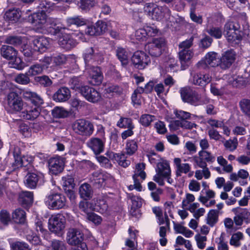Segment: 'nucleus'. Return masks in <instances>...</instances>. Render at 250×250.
I'll use <instances>...</instances> for the list:
<instances>
[{"mask_svg":"<svg viewBox=\"0 0 250 250\" xmlns=\"http://www.w3.org/2000/svg\"><path fill=\"white\" fill-rule=\"evenodd\" d=\"M72 1V0H55L57 2L54 3L47 0H42L39 5L40 12L29 16L28 21L39 32L56 34L65 28L60 24L58 20L48 18L45 12H50L56 7L63 9V8H61V5L55 6V4L70 3Z\"/></svg>","mask_w":250,"mask_h":250,"instance_id":"nucleus-1","label":"nucleus"},{"mask_svg":"<svg viewBox=\"0 0 250 250\" xmlns=\"http://www.w3.org/2000/svg\"><path fill=\"white\" fill-rule=\"evenodd\" d=\"M238 25L233 21H228L224 27L226 37L231 45L238 44L241 41L244 34L239 30Z\"/></svg>","mask_w":250,"mask_h":250,"instance_id":"nucleus-2","label":"nucleus"},{"mask_svg":"<svg viewBox=\"0 0 250 250\" xmlns=\"http://www.w3.org/2000/svg\"><path fill=\"white\" fill-rule=\"evenodd\" d=\"M66 241L68 244L76 247L77 250H86V244L83 242V234L77 229L70 228L68 229Z\"/></svg>","mask_w":250,"mask_h":250,"instance_id":"nucleus-3","label":"nucleus"},{"mask_svg":"<svg viewBox=\"0 0 250 250\" xmlns=\"http://www.w3.org/2000/svg\"><path fill=\"white\" fill-rule=\"evenodd\" d=\"M66 199L65 196L61 193H51L45 199V203L49 209H59L64 208Z\"/></svg>","mask_w":250,"mask_h":250,"instance_id":"nucleus-4","label":"nucleus"},{"mask_svg":"<svg viewBox=\"0 0 250 250\" xmlns=\"http://www.w3.org/2000/svg\"><path fill=\"white\" fill-rule=\"evenodd\" d=\"M65 226V219L61 214L52 215L48 220V228L50 231L57 235L62 233Z\"/></svg>","mask_w":250,"mask_h":250,"instance_id":"nucleus-5","label":"nucleus"},{"mask_svg":"<svg viewBox=\"0 0 250 250\" xmlns=\"http://www.w3.org/2000/svg\"><path fill=\"white\" fill-rule=\"evenodd\" d=\"M7 102L9 110L12 113L20 111L25 105L21 98L14 92H10L7 95Z\"/></svg>","mask_w":250,"mask_h":250,"instance_id":"nucleus-6","label":"nucleus"},{"mask_svg":"<svg viewBox=\"0 0 250 250\" xmlns=\"http://www.w3.org/2000/svg\"><path fill=\"white\" fill-rule=\"evenodd\" d=\"M73 130L82 135L90 136L94 131L92 124L83 119L78 120L73 125Z\"/></svg>","mask_w":250,"mask_h":250,"instance_id":"nucleus-7","label":"nucleus"},{"mask_svg":"<svg viewBox=\"0 0 250 250\" xmlns=\"http://www.w3.org/2000/svg\"><path fill=\"white\" fill-rule=\"evenodd\" d=\"M198 154V156L195 155L192 157L194 167H207V163H212L215 160V157L208 151L201 150Z\"/></svg>","mask_w":250,"mask_h":250,"instance_id":"nucleus-8","label":"nucleus"},{"mask_svg":"<svg viewBox=\"0 0 250 250\" xmlns=\"http://www.w3.org/2000/svg\"><path fill=\"white\" fill-rule=\"evenodd\" d=\"M131 61L134 66L139 69H144L150 62L149 56L144 52H135L131 58Z\"/></svg>","mask_w":250,"mask_h":250,"instance_id":"nucleus-9","label":"nucleus"},{"mask_svg":"<svg viewBox=\"0 0 250 250\" xmlns=\"http://www.w3.org/2000/svg\"><path fill=\"white\" fill-rule=\"evenodd\" d=\"M220 59L217 53L214 52L208 53L203 60L200 61L197 66L199 68L205 69L208 65L212 67L220 66Z\"/></svg>","mask_w":250,"mask_h":250,"instance_id":"nucleus-10","label":"nucleus"},{"mask_svg":"<svg viewBox=\"0 0 250 250\" xmlns=\"http://www.w3.org/2000/svg\"><path fill=\"white\" fill-rule=\"evenodd\" d=\"M83 58L87 66L90 62H102L103 60V53L97 47L87 48L84 53Z\"/></svg>","mask_w":250,"mask_h":250,"instance_id":"nucleus-11","label":"nucleus"},{"mask_svg":"<svg viewBox=\"0 0 250 250\" xmlns=\"http://www.w3.org/2000/svg\"><path fill=\"white\" fill-rule=\"evenodd\" d=\"M53 40L44 37H36L32 41V47L35 51L43 52L51 47Z\"/></svg>","mask_w":250,"mask_h":250,"instance_id":"nucleus-12","label":"nucleus"},{"mask_svg":"<svg viewBox=\"0 0 250 250\" xmlns=\"http://www.w3.org/2000/svg\"><path fill=\"white\" fill-rule=\"evenodd\" d=\"M105 143V139L104 137H92L87 141L86 145L95 154L98 155L104 151Z\"/></svg>","mask_w":250,"mask_h":250,"instance_id":"nucleus-13","label":"nucleus"},{"mask_svg":"<svg viewBox=\"0 0 250 250\" xmlns=\"http://www.w3.org/2000/svg\"><path fill=\"white\" fill-rule=\"evenodd\" d=\"M165 41L164 39H155L151 42L149 43L145 46V49L153 56L157 57L162 53V48L164 46Z\"/></svg>","mask_w":250,"mask_h":250,"instance_id":"nucleus-14","label":"nucleus"},{"mask_svg":"<svg viewBox=\"0 0 250 250\" xmlns=\"http://www.w3.org/2000/svg\"><path fill=\"white\" fill-rule=\"evenodd\" d=\"M64 160L60 157H55L50 159L48 162L49 172L52 174L57 175L63 169Z\"/></svg>","mask_w":250,"mask_h":250,"instance_id":"nucleus-15","label":"nucleus"},{"mask_svg":"<svg viewBox=\"0 0 250 250\" xmlns=\"http://www.w3.org/2000/svg\"><path fill=\"white\" fill-rule=\"evenodd\" d=\"M81 93L87 101L92 103L99 101L101 98L98 91L88 86H83L81 90Z\"/></svg>","mask_w":250,"mask_h":250,"instance_id":"nucleus-16","label":"nucleus"},{"mask_svg":"<svg viewBox=\"0 0 250 250\" xmlns=\"http://www.w3.org/2000/svg\"><path fill=\"white\" fill-rule=\"evenodd\" d=\"M149 17L153 20L161 21L164 19L168 20L170 19V11L167 7H160L157 5Z\"/></svg>","mask_w":250,"mask_h":250,"instance_id":"nucleus-17","label":"nucleus"},{"mask_svg":"<svg viewBox=\"0 0 250 250\" xmlns=\"http://www.w3.org/2000/svg\"><path fill=\"white\" fill-rule=\"evenodd\" d=\"M236 59V53L232 50H229L224 52L220 59V67L222 69L229 67L234 62Z\"/></svg>","mask_w":250,"mask_h":250,"instance_id":"nucleus-18","label":"nucleus"},{"mask_svg":"<svg viewBox=\"0 0 250 250\" xmlns=\"http://www.w3.org/2000/svg\"><path fill=\"white\" fill-rule=\"evenodd\" d=\"M105 29V23L102 21H98L95 25L87 26L85 29V33L90 36H97L103 34Z\"/></svg>","mask_w":250,"mask_h":250,"instance_id":"nucleus-19","label":"nucleus"},{"mask_svg":"<svg viewBox=\"0 0 250 250\" xmlns=\"http://www.w3.org/2000/svg\"><path fill=\"white\" fill-rule=\"evenodd\" d=\"M211 81V77L208 74L196 73L192 75L189 79L191 83L201 86H205L210 83Z\"/></svg>","mask_w":250,"mask_h":250,"instance_id":"nucleus-20","label":"nucleus"},{"mask_svg":"<svg viewBox=\"0 0 250 250\" xmlns=\"http://www.w3.org/2000/svg\"><path fill=\"white\" fill-rule=\"evenodd\" d=\"M24 111L22 112V116L27 120H34L37 118L40 115L41 109L40 107H31L25 103L24 107Z\"/></svg>","mask_w":250,"mask_h":250,"instance_id":"nucleus-21","label":"nucleus"},{"mask_svg":"<svg viewBox=\"0 0 250 250\" xmlns=\"http://www.w3.org/2000/svg\"><path fill=\"white\" fill-rule=\"evenodd\" d=\"M90 83L93 85H99L102 82L103 76L98 67H93L88 70Z\"/></svg>","mask_w":250,"mask_h":250,"instance_id":"nucleus-22","label":"nucleus"},{"mask_svg":"<svg viewBox=\"0 0 250 250\" xmlns=\"http://www.w3.org/2000/svg\"><path fill=\"white\" fill-rule=\"evenodd\" d=\"M224 79L227 80L228 82L234 87L244 85L247 83V80L246 78L236 74H229L227 75Z\"/></svg>","mask_w":250,"mask_h":250,"instance_id":"nucleus-23","label":"nucleus"},{"mask_svg":"<svg viewBox=\"0 0 250 250\" xmlns=\"http://www.w3.org/2000/svg\"><path fill=\"white\" fill-rule=\"evenodd\" d=\"M175 166L176 175L177 177L181 176L182 174H187L191 170V166L188 163H182L181 159L175 158L173 160Z\"/></svg>","mask_w":250,"mask_h":250,"instance_id":"nucleus-24","label":"nucleus"},{"mask_svg":"<svg viewBox=\"0 0 250 250\" xmlns=\"http://www.w3.org/2000/svg\"><path fill=\"white\" fill-rule=\"evenodd\" d=\"M70 95L69 89L66 87H62L54 94L53 99L56 102H63L68 100Z\"/></svg>","mask_w":250,"mask_h":250,"instance_id":"nucleus-25","label":"nucleus"},{"mask_svg":"<svg viewBox=\"0 0 250 250\" xmlns=\"http://www.w3.org/2000/svg\"><path fill=\"white\" fill-rule=\"evenodd\" d=\"M211 102V100L206 95L201 96L194 91L188 103L197 106L204 104H208Z\"/></svg>","mask_w":250,"mask_h":250,"instance_id":"nucleus-26","label":"nucleus"},{"mask_svg":"<svg viewBox=\"0 0 250 250\" xmlns=\"http://www.w3.org/2000/svg\"><path fill=\"white\" fill-rule=\"evenodd\" d=\"M22 95L24 99L29 100L35 106L39 107L43 103L42 98L35 92L25 90L23 91Z\"/></svg>","mask_w":250,"mask_h":250,"instance_id":"nucleus-27","label":"nucleus"},{"mask_svg":"<svg viewBox=\"0 0 250 250\" xmlns=\"http://www.w3.org/2000/svg\"><path fill=\"white\" fill-rule=\"evenodd\" d=\"M59 44L62 48L68 50L75 47L77 42L68 34H64L59 38Z\"/></svg>","mask_w":250,"mask_h":250,"instance_id":"nucleus-28","label":"nucleus"},{"mask_svg":"<svg viewBox=\"0 0 250 250\" xmlns=\"http://www.w3.org/2000/svg\"><path fill=\"white\" fill-rule=\"evenodd\" d=\"M193 53L190 50H181L179 53V58L183 70L185 69L189 65Z\"/></svg>","mask_w":250,"mask_h":250,"instance_id":"nucleus-29","label":"nucleus"},{"mask_svg":"<svg viewBox=\"0 0 250 250\" xmlns=\"http://www.w3.org/2000/svg\"><path fill=\"white\" fill-rule=\"evenodd\" d=\"M43 177L42 173H29L26 178L25 185L26 186L31 188H34L36 187L37 183L40 179H41Z\"/></svg>","mask_w":250,"mask_h":250,"instance_id":"nucleus-30","label":"nucleus"},{"mask_svg":"<svg viewBox=\"0 0 250 250\" xmlns=\"http://www.w3.org/2000/svg\"><path fill=\"white\" fill-rule=\"evenodd\" d=\"M94 204L95 211L106 215L109 213L110 209L105 200L99 199L98 200L94 199Z\"/></svg>","mask_w":250,"mask_h":250,"instance_id":"nucleus-31","label":"nucleus"},{"mask_svg":"<svg viewBox=\"0 0 250 250\" xmlns=\"http://www.w3.org/2000/svg\"><path fill=\"white\" fill-rule=\"evenodd\" d=\"M199 206L198 203H193L186 209L192 213L193 216L196 219H199L200 217L204 215L206 212L205 209L203 208H199Z\"/></svg>","mask_w":250,"mask_h":250,"instance_id":"nucleus-32","label":"nucleus"},{"mask_svg":"<svg viewBox=\"0 0 250 250\" xmlns=\"http://www.w3.org/2000/svg\"><path fill=\"white\" fill-rule=\"evenodd\" d=\"M156 172L162 174L163 176H167L171 174L169 164L167 161H163L157 164Z\"/></svg>","mask_w":250,"mask_h":250,"instance_id":"nucleus-33","label":"nucleus"},{"mask_svg":"<svg viewBox=\"0 0 250 250\" xmlns=\"http://www.w3.org/2000/svg\"><path fill=\"white\" fill-rule=\"evenodd\" d=\"M79 193L81 198L87 200L92 197L93 190L89 184L84 183L79 188Z\"/></svg>","mask_w":250,"mask_h":250,"instance_id":"nucleus-34","label":"nucleus"},{"mask_svg":"<svg viewBox=\"0 0 250 250\" xmlns=\"http://www.w3.org/2000/svg\"><path fill=\"white\" fill-rule=\"evenodd\" d=\"M1 52L2 56L9 61L13 60L17 55V51L13 47L7 45H2Z\"/></svg>","mask_w":250,"mask_h":250,"instance_id":"nucleus-35","label":"nucleus"},{"mask_svg":"<svg viewBox=\"0 0 250 250\" xmlns=\"http://www.w3.org/2000/svg\"><path fill=\"white\" fill-rule=\"evenodd\" d=\"M108 155L110 159L117 162L123 167H125L129 165V161L125 159V156L123 154L115 153L111 152L109 153Z\"/></svg>","mask_w":250,"mask_h":250,"instance_id":"nucleus-36","label":"nucleus"},{"mask_svg":"<svg viewBox=\"0 0 250 250\" xmlns=\"http://www.w3.org/2000/svg\"><path fill=\"white\" fill-rule=\"evenodd\" d=\"M20 11L17 9H10L6 12L4 19L10 23L17 22L21 17Z\"/></svg>","mask_w":250,"mask_h":250,"instance_id":"nucleus-37","label":"nucleus"},{"mask_svg":"<svg viewBox=\"0 0 250 250\" xmlns=\"http://www.w3.org/2000/svg\"><path fill=\"white\" fill-rule=\"evenodd\" d=\"M19 201L23 205H30L33 202V194L30 191H22L19 194Z\"/></svg>","mask_w":250,"mask_h":250,"instance_id":"nucleus-38","label":"nucleus"},{"mask_svg":"<svg viewBox=\"0 0 250 250\" xmlns=\"http://www.w3.org/2000/svg\"><path fill=\"white\" fill-rule=\"evenodd\" d=\"M200 167L202 169H197L195 171V178L198 180H201L203 177L206 179H208L211 176L210 172L208 168L205 167H196L195 168Z\"/></svg>","mask_w":250,"mask_h":250,"instance_id":"nucleus-39","label":"nucleus"},{"mask_svg":"<svg viewBox=\"0 0 250 250\" xmlns=\"http://www.w3.org/2000/svg\"><path fill=\"white\" fill-rule=\"evenodd\" d=\"M145 169V164L144 163H139L136 165L134 174L133 176V180H138L139 177L142 180H144L146 177V173L144 170Z\"/></svg>","mask_w":250,"mask_h":250,"instance_id":"nucleus-40","label":"nucleus"},{"mask_svg":"<svg viewBox=\"0 0 250 250\" xmlns=\"http://www.w3.org/2000/svg\"><path fill=\"white\" fill-rule=\"evenodd\" d=\"M80 209L88 215L91 211H95L94 200L91 201H81L79 203Z\"/></svg>","mask_w":250,"mask_h":250,"instance_id":"nucleus-41","label":"nucleus"},{"mask_svg":"<svg viewBox=\"0 0 250 250\" xmlns=\"http://www.w3.org/2000/svg\"><path fill=\"white\" fill-rule=\"evenodd\" d=\"M52 116L55 118H64L68 116L69 112L62 107L56 106L51 111Z\"/></svg>","mask_w":250,"mask_h":250,"instance_id":"nucleus-42","label":"nucleus"},{"mask_svg":"<svg viewBox=\"0 0 250 250\" xmlns=\"http://www.w3.org/2000/svg\"><path fill=\"white\" fill-rule=\"evenodd\" d=\"M218 221V211L215 209L210 210L207 216L206 223L210 227H213Z\"/></svg>","mask_w":250,"mask_h":250,"instance_id":"nucleus-43","label":"nucleus"},{"mask_svg":"<svg viewBox=\"0 0 250 250\" xmlns=\"http://www.w3.org/2000/svg\"><path fill=\"white\" fill-rule=\"evenodd\" d=\"M12 218L15 223H24L26 218L25 212L23 209H16L13 213Z\"/></svg>","mask_w":250,"mask_h":250,"instance_id":"nucleus-44","label":"nucleus"},{"mask_svg":"<svg viewBox=\"0 0 250 250\" xmlns=\"http://www.w3.org/2000/svg\"><path fill=\"white\" fill-rule=\"evenodd\" d=\"M116 55L123 65H126L128 62V53L123 48L118 47L116 50Z\"/></svg>","mask_w":250,"mask_h":250,"instance_id":"nucleus-45","label":"nucleus"},{"mask_svg":"<svg viewBox=\"0 0 250 250\" xmlns=\"http://www.w3.org/2000/svg\"><path fill=\"white\" fill-rule=\"evenodd\" d=\"M137 149L138 144L135 140L127 141L125 145V150L127 154L132 155L136 152Z\"/></svg>","mask_w":250,"mask_h":250,"instance_id":"nucleus-46","label":"nucleus"},{"mask_svg":"<svg viewBox=\"0 0 250 250\" xmlns=\"http://www.w3.org/2000/svg\"><path fill=\"white\" fill-rule=\"evenodd\" d=\"M33 160L31 156H23L21 158L17 157L15 159V163L17 167H26Z\"/></svg>","mask_w":250,"mask_h":250,"instance_id":"nucleus-47","label":"nucleus"},{"mask_svg":"<svg viewBox=\"0 0 250 250\" xmlns=\"http://www.w3.org/2000/svg\"><path fill=\"white\" fill-rule=\"evenodd\" d=\"M174 229L177 233L182 234L187 238L191 237L193 235L191 230L180 224L175 225Z\"/></svg>","mask_w":250,"mask_h":250,"instance_id":"nucleus-48","label":"nucleus"},{"mask_svg":"<svg viewBox=\"0 0 250 250\" xmlns=\"http://www.w3.org/2000/svg\"><path fill=\"white\" fill-rule=\"evenodd\" d=\"M66 23L68 27L72 25L78 27L84 25L85 24V21L83 19L81 18L80 17L76 16L67 18Z\"/></svg>","mask_w":250,"mask_h":250,"instance_id":"nucleus-49","label":"nucleus"},{"mask_svg":"<svg viewBox=\"0 0 250 250\" xmlns=\"http://www.w3.org/2000/svg\"><path fill=\"white\" fill-rule=\"evenodd\" d=\"M43 66L40 64H35L30 67L26 74L30 76L41 74L43 70Z\"/></svg>","mask_w":250,"mask_h":250,"instance_id":"nucleus-50","label":"nucleus"},{"mask_svg":"<svg viewBox=\"0 0 250 250\" xmlns=\"http://www.w3.org/2000/svg\"><path fill=\"white\" fill-rule=\"evenodd\" d=\"M118 126L121 128H134L132 120L130 118H121L117 123Z\"/></svg>","mask_w":250,"mask_h":250,"instance_id":"nucleus-51","label":"nucleus"},{"mask_svg":"<svg viewBox=\"0 0 250 250\" xmlns=\"http://www.w3.org/2000/svg\"><path fill=\"white\" fill-rule=\"evenodd\" d=\"M69 84L71 88L81 92L82 86V81L79 77H73L69 81Z\"/></svg>","mask_w":250,"mask_h":250,"instance_id":"nucleus-52","label":"nucleus"},{"mask_svg":"<svg viewBox=\"0 0 250 250\" xmlns=\"http://www.w3.org/2000/svg\"><path fill=\"white\" fill-rule=\"evenodd\" d=\"M243 238V234L242 232L238 231L234 233L231 237L229 243L231 246L235 247H238L241 245L240 240Z\"/></svg>","mask_w":250,"mask_h":250,"instance_id":"nucleus-53","label":"nucleus"},{"mask_svg":"<svg viewBox=\"0 0 250 250\" xmlns=\"http://www.w3.org/2000/svg\"><path fill=\"white\" fill-rule=\"evenodd\" d=\"M180 92L183 101L188 103L194 91L189 87H185L182 88Z\"/></svg>","mask_w":250,"mask_h":250,"instance_id":"nucleus-54","label":"nucleus"},{"mask_svg":"<svg viewBox=\"0 0 250 250\" xmlns=\"http://www.w3.org/2000/svg\"><path fill=\"white\" fill-rule=\"evenodd\" d=\"M194 239L196 243L198 248L200 250H203L206 246V242L207 237L205 235L201 234H197L194 236Z\"/></svg>","mask_w":250,"mask_h":250,"instance_id":"nucleus-55","label":"nucleus"},{"mask_svg":"<svg viewBox=\"0 0 250 250\" xmlns=\"http://www.w3.org/2000/svg\"><path fill=\"white\" fill-rule=\"evenodd\" d=\"M155 117L150 114H145L142 115L140 118V123L144 126H149L151 123L155 121Z\"/></svg>","mask_w":250,"mask_h":250,"instance_id":"nucleus-56","label":"nucleus"},{"mask_svg":"<svg viewBox=\"0 0 250 250\" xmlns=\"http://www.w3.org/2000/svg\"><path fill=\"white\" fill-rule=\"evenodd\" d=\"M224 145L226 149L230 151H234L238 146V141L236 138H233V139H229L226 141Z\"/></svg>","mask_w":250,"mask_h":250,"instance_id":"nucleus-57","label":"nucleus"},{"mask_svg":"<svg viewBox=\"0 0 250 250\" xmlns=\"http://www.w3.org/2000/svg\"><path fill=\"white\" fill-rule=\"evenodd\" d=\"M53 64L52 66L61 65L64 64L66 61L67 57L64 54H59L53 56Z\"/></svg>","mask_w":250,"mask_h":250,"instance_id":"nucleus-58","label":"nucleus"},{"mask_svg":"<svg viewBox=\"0 0 250 250\" xmlns=\"http://www.w3.org/2000/svg\"><path fill=\"white\" fill-rule=\"evenodd\" d=\"M239 105L242 112L250 117V100L244 99L240 102Z\"/></svg>","mask_w":250,"mask_h":250,"instance_id":"nucleus-59","label":"nucleus"},{"mask_svg":"<svg viewBox=\"0 0 250 250\" xmlns=\"http://www.w3.org/2000/svg\"><path fill=\"white\" fill-rule=\"evenodd\" d=\"M173 124L178 126H181L183 128L191 129L196 127L197 125L193 122H189L188 121H176L173 122Z\"/></svg>","mask_w":250,"mask_h":250,"instance_id":"nucleus-60","label":"nucleus"},{"mask_svg":"<svg viewBox=\"0 0 250 250\" xmlns=\"http://www.w3.org/2000/svg\"><path fill=\"white\" fill-rule=\"evenodd\" d=\"M9 64L11 67L15 68L17 69H22L24 65L20 58L18 57L17 55L13 60H11Z\"/></svg>","mask_w":250,"mask_h":250,"instance_id":"nucleus-61","label":"nucleus"},{"mask_svg":"<svg viewBox=\"0 0 250 250\" xmlns=\"http://www.w3.org/2000/svg\"><path fill=\"white\" fill-rule=\"evenodd\" d=\"M13 250H30L28 244L23 242H15L11 244Z\"/></svg>","mask_w":250,"mask_h":250,"instance_id":"nucleus-62","label":"nucleus"},{"mask_svg":"<svg viewBox=\"0 0 250 250\" xmlns=\"http://www.w3.org/2000/svg\"><path fill=\"white\" fill-rule=\"evenodd\" d=\"M86 219L96 225L101 224L103 220L100 216L93 212L88 213V215L86 216Z\"/></svg>","mask_w":250,"mask_h":250,"instance_id":"nucleus-63","label":"nucleus"},{"mask_svg":"<svg viewBox=\"0 0 250 250\" xmlns=\"http://www.w3.org/2000/svg\"><path fill=\"white\" fill-rule=\"evenodd\" d=\"M216 242L217 243L218 250H229L227 242L225 241L224 237L222 234L216 239Z\"/></svg>","mask_w":250,"mask_h":250,"instance_id":"nucleus-64","label":"nucleus"}]
</instances>
